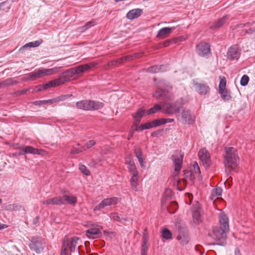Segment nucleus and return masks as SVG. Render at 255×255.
<instances>
[{
  "mask_svg": "<svg viewBox=\"0 0 255 255\" xmlns=\"http://www.w3.org/2000/svg\"><path fill=\"white\" fill-rule=\"evenodd\" d=\"M111 217L113 220L117 221H120L121 219L120 216L117 213H112Z\"/></svg>",
  "mask_w": 255,
  "mask_h": 255,
  "instance_id": "864d4df0",
  "label": "nucleus"
},
{
  "mask_svg": "<svg viewBox=\"0 0 255 255\" xmlns=\"http://www.w3.org/2000/svg\"><path fill=\"white\" fill-rule=\"evenodd\" d=\"M162 236L163 238L169 240L172 238V234L170 231L167 229H163L162 231Z\"/></svg>",
  "mask_w": 255,
  "mask_h": 255,
  "instance_id": "37998d69",
  "label": "nucleus"
},
{
  "mask_svg": "<svg viewBox=\"0 0 255 255\" xmlns=\"http://www.w3.org/2000/svg\"><path fill=\"white\" fill-rule=\"evenodd\" d=\"M241 49L239 48L238 45H234L229 49L227 56L231 60H237L241 55Z\"/></svg>",
  "mask_w": 255,
  "mask_h": 255,
  "instance_id": "4468645a",
  "label": "nucleus"
},
{
  "mask_svg": "<svg viewBox=\"0 0 255 255\" xmlns=\"http://www.w3.org/2000/svg\"><path fill=\"white\" fill-rule=\"evenodd\" d=\"M227 16H224L222 18L212 23L210 26V28L212 29L218 28L223 25L227 21Z\"/></svg>",
  "mask_w": 255,
  "mask_h": 255,
  "instance_id": "cd10ccee",
  "label": "nucleus"
},
{
  "mask_svg": "<svg viewBox=\"0 0 255 255\" xmlns=\"http://www.w3.org/2000/svg\"><path fill=\"white\" fill-rule=\"evenodd\" d=\"M68 81V78H67L66 75H64V72H63L59 78L49 82L48 83L43 85V87L45 89L50 87H55L63 84Z\"/></svg>",
  "mask_w": 255,
  "mask_h": 255,
  "instance_id": "9b49d317",
  "label": "nucleus"
},
{
  "mask_svg": "<svg viewBox=\"0 0 255 255\" xmlns=\"http://www.w3.org/2000/svg\"><path fill=\"white\" fill-rule=\"evenodd\" d=\"M119 201V198L117 197H113L107 198L102 201L105 207L116 204Z\"/></svg>",
  "mask_w": 255,
  "mask_h": 255,
  "instance_id": "2f4dec72",
  "label": "nucleus"
},
{
  "mask_svg": "<svg viewBox=\"0 0 255 255\" xmlns=\"http://www.w3.org/2000/svg\"><path fill=\"white\" fill-rule=\"evenodd\" d=\"M164 68V66L163 65H160L159 66H153L148 68L147 71L149 73H157L159 72H163L164 70H162V68Z\"/></svg>",
  "mask_w": 255,
  "mask_h": 255,
  "instance_id": "e433bc0d",
  "label": "nucleus"
},
{
  "mask_svg": "<svg viewBox=\"0 0 255 255\" xmlns=\"http://www.w3.org/2000/svg\"><path fill=\"white\" fill-rule=\"evenodd\" d=\"M143 13V10L140 8H135L129 10L126 14V17L130 20H133L139 17Z\"/></svg>",
  "mask_w": 255,
  "mask_h": 255,
  "instance_id": "a211bd4d",
  "label": "nucleus"
},
{
  "mask_svg": "<svg viewBox=\"0 0 255 255\" xmlns=\"http://www.w3.org/2000/svg\"><path fill=\"white\" fill-rule=\"evenodd\" d=\"M96 141L94 140H90L85 143V145L83 146V150H86L88 149L93 147L96 144Z\"/></svg>",
  "mask_w": 255,
  "mask_h": 255,
  "instance_id": "c03bdc74",
  "label": "nucleus"
},
{
  "mask_svg": "<svg viewBox=\"0 0 255 255\" xmlns=\"http://www.w3.org/2000/svg\"><path fill=\"white\" fill-rule=\"evenodd\" d=\"M138 123H135L134 122V124H133L132 126H135V128L133 129L134 130V131H142L143 130V129H145L146 128H145V126H144V124H142L140 126H138Z\"/></svg>",
  "mask_w": 255,
  "mask_h": 255,
  "instance_id": "8fccbe9b",
  "label": "nucleus"
},
{
  "mask_svg": "<svg viewBox=\"0 0 255 255\" xmlns=\"http://www.w3.org/2000/svg\"><path fill=\"white\" fill-rule=\"evenodd\" d=\"M229 230H225L221 227H214L212 232L209 233V235L215 240L220 241L217 244L220 246H225L226 244V234Z\"/></svg>",
  "mask_w": 255,
  "mask_h": 255,
  "instance_id": "7ed1b4c3",
  "label": "nucleus"
},
{
  "mask_svg": "<svg viewBox=\"0 0 255 255\" xmlns=\"http://www.w3.org/2000/svg\"><path fill=\"white\" fill-rule=\"evenodd\" d=\"M249 81V77L247 75H244L241 78L240 83L242 86H246Z\"/></svg>",
  "mask_w": 255,
  "mask_h": 255,
  "instance_id": "09e8293b",
  "label": "nucleus"
},
{
  "mask_svg": "<svg viewBox=\"0 0 255 255\" xmlns=\"http://www.w3.org/2000/svg\"><path fill=\"white\" fill-rule=\"evenodd\" d=\"M79 168L81 172L85 175H89L90 174V170L86 167V166L81 163L79 164Z\"/></svg>",
  "mask_w": 255,
  "mask_h": 255,
  "instance_id": "49530a36",
  "label": "nucleus"
},
{
  "mask_svg": "<svg viewBox=\"0 0 255 255\" xmlns=\"http://www.w3.org/2000/svg\"><path fill=\"white\" fill-rule=\"evenodd\" d=\"M160 125L161 123L159 121V119L155 120L150 122L144 124V126L145 127V128H146V129H149L152 128H155Z\"/></svg>",
  "mask_w": 255,
  "mask_h": 255,
  "instance_id": "72a5a7b5",
  "label": "nucleus"
},
{
  "mask_svg": "<svg viewBox=\"0 0 255 255\" xmlns=\"http://www.w3.org/2000/svg\"><path fill=\"white\" fill-rule=\"evenodd\" d=\"M219 218L220 227L229 230V221L227 216L224 213H221L219 214Z\"/></svg>",
  "mask_w": 255,
  "mask_h": 255,
  "instance_id": "aec40b11",
  "label": "nucleus"
},
{
  "mask_svg": "<svg viewBox=\"0 0 255 255\" xmlns=\"http://www.w3.org/2000/svg\"><path fill=\"white\" fill-rule=\"evenodd\" d=\"M177 203L176 202H171L170 205L167 207V210L170 213L173 214L177 210Z\"/></svg>",
  "mask_w": 255,
  "mask_h": 255,
  "instance_id": "ea45409f",
  "label": "nucleus"
},
{
  "mask_svg": "<svg viewBox=\"0 0 255 255\" xmlns=\"http://www.w3.org/2000/svg\"><path fill=\"white\" fill-rule=\"evenodd\" d=\"M254 32H255L254 31V28H250L248 30H247L246 31V33L248 34H252Z\"/></svg>",
  "mask_w": 255,
  "mask_h": 255,
  "instance_id": "13d9d810",
  "label": "nucleus"
},
{
  "mask_svg": "<svg viewBox=\"0 0 255 255\" xmlns=\"http://www.w3.org/2000/svg\"><path fill=\"white\" fill-rule=\"evenodd\" d=\"M146 110L139 109L135 114L132 115L134 118V122L139 123L141 118L144 115H146Z\"/></svg>",
  "mask_w": 255,
  "mask_h": 255,
  "instance_id": "c85d7f7f",
  "label": "nucleus"
},
{
  "mask_svg": "<svg viewBox=\"0 0 255 255\" xmlns=\"http://www.w3.org/2000/svg\"><path fill=\"white\" fill-rule=\"evenodd\" d=\"M134 152L138 160L144 158L141 150L139 147H134Z\"/></svg>",
  "mask_w": 255,
  "mask_h": 255,
  "instance_id": "79ce46f5",
  "label": "nucleus"
},
{
  "mask_svg": "<svg viewBox=\"0 0 255 255\" xmlns=\"http://www.w3.org/2000/svg\"><path fill=\"white\" fill-rule=\"evenodd\" d=\"M96 24V22L94 21H90L88 22L83 27L81 28V31L86 30Z\"/></svg>",
  "mask_w": 255,
  "mask_h": 255,
  "instance_id": "de8ad7c7",
  "label": "nucleus"
},
{
  "mask_svg": "<svg viewBox=\"0 0 255 255\" xmlns=\"http://www.w3.org/2000/svg\"><path fill=\"white\" fill-rule=\"evenodd\" d=\"M131 173L132 176L130 178V185L132 190H133L135 191H137V186L138 185V172L135 171Z\"/></svg>",
  "mask_w": 255,
  "mask_h": 255,
  "instance_id": "b1692460",
  "label": "nucleus"
},
{
  "mask_svg": "<svg viewBox=\"0 0 255 255\" xmlns=\"http://www.w3.org/2000/svg\"><path fill=\"white\" fill-rule=\"evenodd\" d=\"M222 99L226 101H229L231 99L230 93L227 89L219 91Z\"/></svg>",
  "mask_w": 255,
  "mask_h": 255,
  "instance_id": "f704fd0d",
  "label": "nucleus"
},
{
  "mask_svg": "<svg viewBox=\"0 0 255 255\" xmlns=\"http://www.w3.org/2000/svg\"><path fill=\"white\" fill-rule=\"evenodd\" d=\"M184 154L180 151H177L171 156L175 171L179 173L182 167Z\"/></svg>",
  "mask_w": 255,
  "mask_h": 255,
  "instance_id": "6e6552de",
  "label": "nucleus"
},
{
  "mask_svg": "<svg viewBox=\"0 0 255 255\" xmlns=\"http://www.w3.org/2000/svg\"><path fill=\"white\" fill-rule=\"evenodd\" d=\"M225 158V166L227 168H231L234 169L237 166L239 161V157L237 149L233 147H229L226 148V155Z\"/></svg>",
  "mask_w": 255,
  "mask_h": 255,
  "instance_id": "f257e3e1",
  "label": "nucleus"
},
{
  "mask_svg": "<svg viewBox=\"0 0 255 255\" xmlns=\"http://www.w3.org/2000/svg\"><path fill=\"white\" fill-rule=\"evenodd\" d=\"M126 163L130 172L132 173L138 171L132 157L130 155H128L126 157Z\"/></svg>",
  "mask_w": 255,
  "mask_h": 255,
  "instance_id": "4be33fe9",
  "label": "nucleus"
},
{
  "mask_svg": "<svg viewBox=\"0 0 255 255\" xmlns=\"http://www.w3.org/2000/svg\"><path fill=\"white\" fill-rule=\"evenodd\" d=\"M42 42V40H37V41H35L34 42H28V43H26V44H25L22 47H21L19 49V50L20 52H23L27 48L37 47V46H39Z\"/></svg>",
  "mask_w": 255,
  "mask_h": 255,
  "instance_id": "c756f323",
  "label": "nucleus"
},
{
  "mask_svg": "<svg viewBox=\"0 0 255 255\" xmlns=\"http://www.w3.org/2000/svg\"><path fill=\"white\" fill-rule=\"evenodd\" d=\"M42 150L35 148L31 146H26L23 147L21 148L20 152H19L20 155H23L25 153H32L34 154H41Z\"/></svg>",
  "mask_w": 255,
  "mask_h": 255,
  "instance_id": "f3484780",
  "label": "nucleus"
},
{
  "mask_svg": "<svg viewBox=\"0 0 255 255\" xmlns=\"http://www.w3.org/2000/svg\"><path fill=\"white\" fill-rule=\"evenodd\" d=\"M104 233L105 234L107 235V234H109V232H107V231H104Z\"/></svg>",
  "mask_w": 255,
  "mask_h": 255,
  "instance_id": "338daca9",
  "label": "nucleus"
},
{
  "mask_svg": "<svg viewBox=\"0 0 255 255\" xmlns=\"http://www.w3.org/2000/svg\"><path fill=\"white\" fill-rule=\"evenodd\" d=\"M148 240L145 235L143 236V242L141 246V255H147L148 246L147 245Z\"/></svg>",
  "mask_w": 255,
  "mask_h": 255,
  "instance_id": "473e14b6",
  "label": "nucleus"
},
{
  "mask_svg": "<svg viewBox=\"0 0 255 255\" xmlns=\"http://www.w3.org/2000/svg\"><path fill=\"white\" fill-rule=\"evenodd\" d=\"M184 103L181 105H178L176 103L172 104L170 103H164L162 105L163 112L168 114L177 113L179 111L180 108Z\"/></svg>",
  "mask_w": 255,
  "mask_h": 255,
  "instance_id": "ddd939ff",
  "label": "nucleus"
},
{
  "mask_svg": "<svg viewBox=\"0 0 255 255\" xmlns=\"http://www.w3.org/2000/svg\"><path fill=\"white\" fill-rule=\"evenodd\" d=\"M102 229V226L96 225H92L85 231V235L88 238L91 239L100 238L102 235L101 232Z\"/></svg>",
  "mask_w": 255,
  "mask_h": 255,
  "instance_id": "0eeeda50",
  "label": "nucleus"
},
{
  "mask_svg": "<svg viewBox=\"0 0 255 255\" xmlns=\"http://www.w3.org/2000/svg\"><path fill=\"white\" fill-rule=\"evenodd\" d=\"M83 151H84L83 150V147L80 149L73 147L70 151V153L72 154H78L82 152Z\"/></svg>",
  "mask_w": 255,
  "mask_h": 255,
  "instance_id": "3c124183",
  "label": "nucleus"
},
{
  "mask_svg": "<svg viewBox=\"0 0 255 255\" xmlns=\"http://www.w3.org/2000/svg\"><path fill=\"white\" fill-rule=\"evenodd\" d=\"M254 23V22H251V23H250V22H248V23H246V24H240V25H239V26H240V27H242L245 26H246V25H253V24Z\"/></svg>",
  "mask_w": 255,
  "mask_h": 255,
  "instance_id": "bf43d9fd",
  "label": "nucleus"
},
{
  "mask_svg": "<svg viewBox=\"0 0 255 255\" xmlns=\"http://www.w3.org/2000/svg\"><path fill=\"white\" fill-rule=\"evenodd\" d=\"M162 109V106L161 107L160 105L158 104L155 105L153 107L151 108L149 110H146V115H149L155 114L158 111L161 110Z\"/></svg>",
  "mask_w": 255,
  "mask_h": 255,
  "instance_id": "4c0bfd02",
  "label": "nucleus"
},
{
  "mask_svg": "<svg viewBox=\"0 0 255 255\" xmlns=\"http://www.w3.org/2000/svg\"><path fill=\"white\" fill-rule=\"evenodd\" d=\"M194 222L196 224H199L202 222L200 212L198 210L193 211L192 213Z\"/></svg>",
  "mask_w": 255,
  "mask_h": 255,
  "instance_id": "58836bf2",
  "label": "nucleus"
},
{
  "mask_svg": "<svg viewBox=\"0 0 255 255\" xmlns=\"http://www.w3.org/2000/svg\"><path fill=\"white\" fill-rule=\"evenodd\" d=\"M103 107V103L92 100H82L76 103L77 108L85 111L97 110Z\"/></svg>",
  "mask_w": 255,
  "mask_h": 255,
  "instance_id": "f03ea898",
  "label": "nucleus"
},
{
  "mask_svg": "<svg viewBox=\"0 0 255 255\" xmlns=\"http://www.w3.org/2000/svg\"><path fill=\"white\" fill-rule=\"evenodd\" d=\"M153 97L157 99H161L164 101H170L174 98L173 95L166 90L156 92L153 94Z\"/></svg>",
  "mask_w": 255,
  "mask_h": 255,
  "instance_id": "2eb2a0df",
  "label": "nucleus"
},
{
  "mask_svg": "<svg viewBox=\"0 0 255 255\" xmlns=\"http://www.w3.org/2000/svg\"><path fill=\"white\" fill-rule=\"evenodd\" d=\"M220 81L219 85V91L225 90L226 86V80L225 78L220 77Z\"/></svg>",
  "mask_w": 255,
  "mask_h": 255,
  "instance_id": "a18cd8bd",
  "label": "nucleus"
},
{
  "mask_svg": "<svg viewBox=\"0 0 255 255\" xmlns=\"http://www.w3.org/2000/svg\"><path fill=\"white\" fill-rule=\"evenodd\" d=\"M222 189L221 188L217 187L213 189L211 192L210 198L212 200H215L218 199L222 195Z\"/></svg>",
  "mask_w": 255,
  "mask_h": 255,
  "instance_id": "7c9ffc66",
  "label": "nucleus"
},
{
  "mask_svg": "<svg viewBox=\"0 0 255 255\" xmlns=\"http://www.w3.org/2000/svg\"><path fill=\"white\" fill-rule=\"evenodd\" d=\"M134 130L133 129V126L131 127V129L130 130L128 136V140H129L130 138L133 136V134L134 132Z\"/></svg>",
  "mask_w": 255,
  "mask_h": 255,
  "instance_id": "4d7b16f0",
  "label": "nucleus"
},
{
  "mask_svg": "<svg viewBox=\"0 0 255 255\" xmlns=\"http://www.w3.org/2000/svg\"><path fill=\"white\" fill-rule=\"evenodd\" d=\"M173 29L172 27H163L158 31L157 37L160 38H165L171 33Z\"/></svg>",
  "mask_w": 255,
  "mask_h": 255,
  "instance_id": "5701e85b",
  "label": "nucleus"
},
{
  "mask_svg": "<svg viewBox=\"0 0 255 255\" xmlns=\"http://www.w3.org/2000/svg\"><path fill=\"white\" fill-rule=\"evenodd\" d=\"M60 68V67H55L51 69H39L28 74L27 79L28 80L33 81L42 77L51 75L53 73H56L59 71Z\"/></svg>",
  "mask_w": 255,
  "mask_h": 255,
  "instance_id": "20e7f679",
  "label": "nucleus"
},
{
  "mask_svg": "<svg viewBox=\"0 0 255 255\" xmlns=\"http://www.w3.org/2000/svg\"><path fill=\"white\" fill-rule=\"evenodd\" d=\"M67 98V96H62L53 99L48 100V104H53L54 103H57L60 101L65 100Z\"/></svg>",
  "mask_w": 255,
  "mask_h": 255,
  "instance_id": "a19ab883",
  "label": "nucleus"
},
{
  "mask_svg": "<svg viewBox=\"0 0 255 255\" xmlns=\"http://www.w3.org/2000/svg\"><path fill=\"white\" fill-rule=\"evenodd\" d=\"M63 201L62 200V196H57L53 198H49L43 201V204L45 205H62Z\"/></svg>",
  "mask_w": 255,
  "mask_h": 255,
  "instance_id": "6ab92c4d",
  "label": "nucleus"
},
{
  "mask_svg": "<svg viewBox=\"0 0 255 255\" xmlns=\"http://www.w3.org/2000/svg\"><path fill=\"white\" fill-rule=\"evenodd\" d=\"M178 120L184 124H192L195 121V117L192 116L189 110H184L178 118Z\"/></svg>",
  "mask_w": 255,
  "mask_h": 255,
  "instance_id": "9d476101",
  "label": "nucleus"
},
{
  "mask_svg": "<svg viewBox=\"0 0 255 255\" xmlns=\"http://www.w3.org/2000/svg\"><path fill=\"white\" fill-rule=\"evenodd\" d=\"M78 240V238L74 237L72 238L71 240L69 242L68 239L65 238L63 242L61 255H68L67 251L69 247L70 248L71 252H75L76 251V254L78 255H80L78 250L76 251Z\"/></svg>",
  "mask_w": 255,
  "mask_h": 255,
  "instance_id": "39448f33",
  "label": "nucleus"
},
{
  "mask_svg": "<svg viewBox=\"0 0 255 255\" xmlns=\"http://www.w3.org/2000/svg\"><path fill=\"white\" fill-rule=\"evenodd\" d=\"M44 242L41 238H32L29 245L30 249L37 254L40 253L44 248Z\"/></svg>",
  "mask_w": 255,
  "mask_h": 255,
  "instance_id": "1a4fd4ad",
  "label": "nucleus"
},
{
  "mask_svg": "<svg viewBox=\"0 0 255 255\" xmlns=\"http://www.w3.org/2000/svg\"><path fill=\"white\" fill-rule=\"evenodd\" d=\"M165 194L167 195H170L171 194V191L170 189H167L165 191Z\"/></svg>",
  "mask_w": 255,
  "mask_h": 255,
  "instance_id": "052dcab7",
  "label": "nucleus"
},
{
  "mask_svg": "<svg viewBox=\"0 0 255 255\" xmlns=\"http://www.w3.org/2000/svg\"><path fill=\"white\" fill-rule=\"evenodd\" d=\"M145 160V158H142V159H140V160H138L139 163V164L140 165V166L142 167V168H144L145 167V162L144 161Z\"/></svg>",
  "mask_w": 255,
  "mask_h": 255,
  "instance_id": "6e6d98bb",
  "label": "nucleus"
},
{
  "mask_svg": "<svg viewBox=\"0 0 255 255\" xmlns=\"http://www.w3.org/2000/svg\"><path fill=\"white\" fill-rule=\"evenodd\" d=\"M4 3L5 2H3L0 4V10L1 9L2 6L4 5Z\"/></svg>",
  "mask_w": 255,
  "mask_h": 255,
  "instance_id": "0e129e2a",
  "label": "nucleus"
},
{
  "mask_svg": "<svg viewBox=\"0 0 255 255\" xmlns=\"http://www.w3.org/2000/svg\"><path fill=\"white\" fill-rule=\"evenodd\" d=\"M159 121L161 123V125L163 124H165L167 123H172L174 122L173 119H159Z\"/></svg>",
  "mask_w": 255,
  "mask_h": 255,
  "instance_id": "603ef678",
  "label": "nucleus"
},
{
  "mask_svg": "<svg viewBox=\"0 0 255 255\" xmlns=\"http://www.w3.org/2000/svg\"><path fill=\"white\" fill-rule=\"evenodd\" d=\"M191 172L194 176L199 175L200 174L199 166L196 161L194 162L193 164L192 167L191 168Z\"/></svg>",
  "mask_w": 255,
  "mask_h": 255,
  "instance_id": "c9c22d12",
  "label": "nucleus"
},
{
  "mask_svg": "<svg viewBox=\"0 0 255 255\" xmlns=\"http://www.w3.org/2000/svg\"><path fill=\"white\" fill-rule=\"evenodd\" d=\"M91 67V66L88 64L82 65L64 72V75L68 78L69 81L74 75H80Z\"/></svg>",
  "mask_w": 255,
  "mask_h": 255,
  "instance_id": "423d86ee",
  "label": "nucleus"
},
{
  "mask_svg": "<svg viewBox=\"0 0 255 255\" xmlns=\"http://www.w3.org/2000/svg\"><path fill=\"white\" fill-rule=\"evenodd\" d=\"M235 255H241L240 252L239 251L235 252Z\"/></svg>",
  "mask_w": 255,
  "mask_h": 255,
  "instance_id": "69168bd1",
  "label": "nucleus"
},
{
  "mask_svg": "<svg viewBox=\"0 0 255 255\" xmlns=\"http://www.w3.org/2000/svg\"><path fill=\"white\" fill-rule=\"evenodd\" d=\"M198 156L205 166H209L211 163L210 155L205 148L201 149L198 152Z\"/></svg>",
  "mask_w": 255,
  "mask_h": 255,
  "instance_id": "dca6fc26",
  "label": "nucleus"
},
{
  "mask_svg": "<svg viewBox=\"0 0 255 255\" xmlns=\"http://www.w3.org/2000/svg\"><path fill=\"white\" fill-rule=\"evenodd\" d=\"M195 86L196 90L201 95H206L209 92L210 88L206 84L196 83Z\"/></svg>",
  "mask_w": 255,
  "mask_h": 255,
  "instance_id": "412c9836",
  "label": "nucleus"
},
{
  "mask_svg": "<svg viewBox=\"0 0 255 255\" xmlns=\"http://www.w3.org/2000/svg\"><path fill=\"white\" fill-rule=\"evenodd\" d=\"M38 103H40L39 101H36L35 102V104L37 105Z\"/></svg>",
  "mask_w": 255,
  "mask_h": 255,
  "instance_id": "774afa93",
  "label": "nucleus"
},
{
  "mask_svg": "<svg viewBox=\"0 0 255 255\" xmlns=\"http://www.w3.org/2000/svg\"><path fill=\"white\" fill-rule=\"evenodd\" d=\"M177 239L180 242V244L184 245H186L188 242V235L186 232L180 231L179 235L177 236Z\"/></svg>",
  "mask_w": 255,
  "mask_h": 255,
  "instance_id": "393cba45",
  "label": "nucleus"
},
{
  "mask_svg": "<svg viewBox=\"0 0 255 255\" xmlns=\"http://www.w3.org/2000/svg\"><path fill=\"white\" fill-rule=\"evenodd\" d=\"M42 89H44L43 87V85H39L38 87V89L37 90V91H41Z\"/></svg>",
  "mask_w": 255,
  "mask_h": 255,
  "instance_id": "680f3d73",
  "label": "nucleus"
},
{
  "mask_svg": "<svg viewBox=\"0 0 255 255\" xmlns=\"http://www.w3.org/2000/svg\"><path fill=\"white\" fill-rule=\"evenodd\" d=\"M104 207H105V206H104V204L103 203V202L102 201L99 205H98L97 206H96L95 207L94 210L95 211L100 210L101 209L104 208Z\"/></svg>",
  "mask_w": 255,
  "mask_h": 255,
  "instance_id": "5fc2aeb1",
  "label": "nucleus"
},
{
  "mask_svg": "<svg viewBox=\"0 0 255 255\" xmlns=\"http://www.w3.org/2000/svg\"><path fill=\"white\" fill-rule=\"evenodd\" d=\"M40 103H42L43 104H48V100H44L39 101Z\"/></svg>",
  "mask_w": 255,
  "mask_h": 255,
  "instance_id": "e2e57ef3",
  "label": "nucleus"
},
{
  "mask_svg": "<svg viewBox=\"0 0 255 255\" xmlns=\"http://www.w3.org/2000/svg\"><path fill=\"white\" fill-rule=\"evenodd\" d=\"M62 200L63 201L62 205L66 204L75 205L77 202V198L73 195H64L62 196Z\"/></svg>",
  "mask_w": 255,
  "mask_h": 255,
  "instance_id": "a878e982",
  "label": "nucleus"
},
{
  "mask_svg": "<svg viewBox=\"0 0 255 255\" xmlns=\"http://www.w3.org/2000/svg\"><path fill=\"white\" fill-rule=\"evenodd\" d=\"M141 54L140 53H135L133 55L126 56L120 58L119 59H117V60L113 61L112 62V63H113L112 64L116 65V63H122L124 61H127V60L129 61V60H131L132 58L133 57L135 58H138L140 56H141Z\"/></svg>",
  "mask_w": 255,
  "mask_h": 255,
  "instance_id": "bb28decb",
  "label": "nucleus"
},
{
  "mask_svg": "<svg viewBox=\"0 0 255 255\" xmlns=\"http://www.w3.org/2000/svg\"><path fill=\"white\" fill-rule=\"evenodd\" d=\"M196 48L197 53L201 56L208 57L211 54L210 46L207 43H200Z\"/></svg>",
  "mask_w": 255,
  "mask_h": 255,
  "instance_id": "f8f14e48",
  "label": "nucleus"
}]
</instances>
